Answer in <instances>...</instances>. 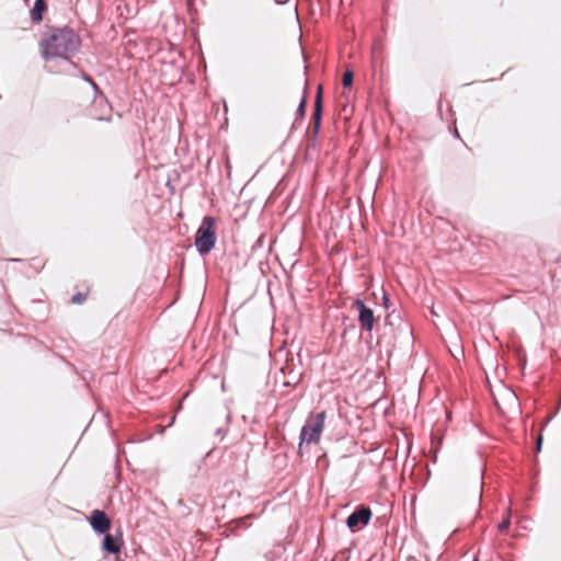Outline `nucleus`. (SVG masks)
Instances as JSON below:
<instances>
[{"label":"nucleus","mask_w":561,"mask_h":561,"mask_svg":"<svg viewBox=\"0 0 561 561\" xmlns=\"http://www.w3.org/2000/svg\"><path fill=\"white\" fill-rule=\"evenodd\" d=\"M358 312V323L362 331L371 332L375 327L376 317L374 310L360 298H356L352 305Z\"/></svg>","instance_id":"6"},{"label":"nucleus","mask_w":561,"mask_h":561,"mask_svg":"<svg viewBox=\"0 0 561 561\" xmlns=\"http://www.w3.org/2000/svg\"><path fill=\"white\" fill-rule=\"evenodd\" d=\"M217 241L216 219L213 216H205L195 233L194 245L199 255L210 253Z\"/></svg>","instance_id":"2"},{"label":"nucleus","mask_w":561,"mask_h":561,"mask_svg":"<svg viewBox=\"0 0 561 561\" xmlns=\"http://www.w3.org/2000/svg\"><path fill=\"white\" fill-rule=\"evenodd\" d=\"M47 11L46 0H35L33 8L30 11L31 21L34 24H39L43 21L44 13Z\"/></svg>","instance_id":"10"},{"label":"nucleus","mask_w":561,"mask_h":561,"mask_svg":"<svg viewBox=\"0 0 561 561\" xmlns=\"http://www.w3.org/2000/svg\"><path fill=\"white\" fill-rule=\"evenodd\" d=\"M323 94H322V87H318V91L316 94L314 105H313V113H312V135L314 139L318 138V135L321 129V122H322V114H323Z\"/></svg>","instance_id":"8"},{"label":"nucleus","mask_w":561,"mask_h":561,"mask_svg":"<svg viewBox=\"0 0 561 561\" xmlns=\"http://www.w3.org/2000/svg\"><path fill=\"white\" fill-rule=\"evenodd\" d=\"M353 82H354V73L352 70L347 69L345 70V72L343 73V77H342V84L344 88H351L353 85Z\"/></svg>","instance_id":"13"},{"label":"nucleus","mask_w":561,"mask_h":561,"mask_svg":"<svg viewBox=\"0 0 561 561\" xmlns=\"http://www.w3.org/2000/svg\"><path fill=\"white\" fill-rule=\"evenodd\" d=\"M46 68H47V70H48L49 72H55V70H53L49 66H48V67H46Z\"/></svg>","instance_id":"22"},{"label":"nucleus","mask_w":561,"mask_h":561,"mask_svg":"<svg viewBox=\"0 0 561 561\" xmlns=\"http://www.w3.org/2000/svg\"><path fill=\"white\" fill-rule=\"evenodd\" d=\"M224 433H226V431H225L222 427H218V428L215 431V435H216V436H220V435H222Z\"/></svg>","instance_id":"17"},{"label":"nucleus","mask_w":561,"mask_h":561,"mask_svg":"<svg viewBox=\"0 0 561 561\" xmlns=\"http://www.w3.org/2000/svg\"><path fill=\"white\" fill-rule=\"evenodd\" d=\"M541 444H542V436L540 435L537 440V451H539L541 449Z\"/></svg>","instance_id":"18"},{"label":"nucleus","mask_w":561,"mask_h":561,"mask_svg":"<svg viewBox=\"0 0 561 561\" xmlns=\"http://www.w3.org/2000/svg\"><path fill=\"white\" fill-rule=\"evenodd\" d=\"M102 550L110 554H118L124 545L122 531L118 529L116 535L110 534L108 531L102 534Z\"/></svg>","instance_id":"9"},{"label":"nucleus","mask_w":561,"mask_h":561,"mask_svg":"<svg viewBox=\"0 0 561 561\" xmlns=\"http://www.w3.org/2000/svg\"><path fill=\"white\" fill-rule=\"evenodd\" d=\"M371 510L365 505H358L346 518L347 528L355 533L367 526L371 519Z\"/></svg>","instance_id":"5"},{"label":"nucleus","mask_w":561,"mask_h":561,"mask_svg":"<svg viewBox=\"0 0 561 561\" xmlns=\"http://www.w3.org/2000/svg\"><path fill=\"white\" fill-rule=\"evenodd\" d=\"M288 2V0H275L276 5H285Z\"/></svg>","instance_id":"19"},{"label":"nucleus","mask_w":561,"mask_h":561,"mask_svg":"<svg viewBox=\"0 0 561 561\" xmlns=\"http://www.w3.org/2000/svg\"><path fill=\"white\" fill-rule=\"evenodd\" d=\"M79 77L84 82H87V84L91 85V88L93 89V92H94L95 100H98V98H100L102 101H104L108 105L104 93L102 92V90L99 88V85L95 83V81L89 75H87L83 70H79Z\"/></svg>","instance_id":"11"},{"label":"nucleus","mask_w":561,"mask_h":561,"mask_svg":"<svg viewBox=\"0 0 561 561\" xmlns=\"http://www.w3.org/2000/svg\"><path fill=\"white\" fill-rule=\"evenodd\" d=\"M306 110H307V87H305L304 95L298 104L297 110H296V118H295L294 124L291 125L290 131L294 130L296 123L298 121H301L305 117Z\"/></svg>","instance_id":"12"},{"label":"nucleus","mask_w":561,"mask_h":561,"mask_svg":"<svg viewBox=\"0 0 561 561\" xmlns=\"http://www.w3.org/2000/svg\"><path fill=\"white\" fill-rule=\"evenodd\" d=\"M455 136H456L457 138H459V137H460V136H459V133H458L457 130L455 131Z\"/></svg>","instance_id":"23"},{"label":"nucleus","mask_w":561,"mask_h":561,"mask_svg":"<svg viewBox=\"0 0 561 561\" xmlns=\"http://www.w3.org/2000/svg\"><path fill=\"white\" fill-rule=\"evenodd\" d=\"M89 524L98 535L105 534L111 529V519L104 511L93 510L89 517Z\"/></svg>","instance_id":"7"},{"label":"nucleus","mask_w":561,"mask_h":561,"mask_svg":"<svg viewBox=\"0 0 561 561\" xmlns=\"http://www.w3.org/2000/svg\"><path fill=\"white\" fill-rule=\"evenodd\" d=\"M385 325L391 328L393 339L396 341L400 339L410 340L412 337L411 325L404 321L401 317V313L396 310H391L387 313L385 317Z\"/></svg>","instance_id":"4"},{"label":"nucleus","mask_w":561,"mask_h":561,"mask_svg":"<svg viewBox=\"0 0 561 561\" xmlns=\"http://www.w3.org/2000/svg\"><path fill=\"white\" fill-rule=\"evenodd\" d=\"M310 146H311L312 148H316V146H317V139H314V137H313V136H312V140H311V142H310Z\"/></svg>","instance_id":"20"},{"label":"nucleus","mask_w":561,"mask_h":561,"mask_svg":"<svg viewBox=\"0 0 561 561\" xmlns=\"http://www.w3.org/2000/svg\"><path fill=\"white\" fill-rule=\"evenodd\" d=\"M81 48V38L69 26L50 27L44 33L39 42L41 56L45 61L60 60L66 67L61 70L67 72L69 68L77 69L78 66L71 60Z\"/></svg>","instance_id":"1"},{"label":"nucleus","mask_w":561,"mask_h":561,"mask_svg":"<svg viewBox=\"0 0 561 561\" xmlns=\"http://www.w3.org/2000/svg\"><path fill=\"white\" fill-rule=\"evenodd\" d=\"M382 306L388 310L390 309L391 307V300L389 298V295L387 293L383 291V295H382Z\"/></svg>","instance_id":"16"},{"label":"nucleus","mask_w":561,"mask_h":561,"mask_svg":"<svg viewBox=\"0 0 561 561\" xmlns=\"http://www.w3.org/2000/svg\"><path fill=\"white\" fill-rule=\"evenodd\" d=\"M472 561H479V559L476 557V558H473V560H472Z\"/></svg>","instance_id":"25"},{"label":"nucleus","mask_w":561,"mask_h":561,"mask_svg":"<svg viewBox=\"0 0 561 561\" xmlns=\"http://www.w3.org/2000/svg\"><path fill=\"white\" fill-rule=\"evenodd\" d=\"M327 412L321 411L316 414L313 419H308L300 430L299 434V447L301 448L302 443L317 444L320 440L321 433L323 431Z\"/></svg>","instance_id":"3"},{"label":"nucleus","mask_w":561,"mask_h":561,"mask_svg":"<svg viewBox=\"0 0 561 561\" xmlns=\"http://www.w3.org/2000/svg\"><path fill=\"white\" fill-rule=\"evenodd\" d=\"M348 320V317L347 316H343V323H345V321Z\"/></svg>","instance_id":"21"},{"label":"nucleus","mask_w":561,"mask_h":561,"mask_svg":"<svg viewBox=\"0 0 561 561\" xmlns=\"http://www.w3.org/2000/svg\"><path fill=\"white\" fill-rule=\"evenodd\" d=\"M511 525V511H507V516L499 524L497 528L500 531H506Z\"/></svg>","instance_id":"14"},{"label":"nucleus","mask_w":561,"mask_h":561,"mask_svg":"<svg viewBox=\"0 0 561 561\" xmlns=\"http://www.w3.org/2000/svg\"><path fill=\"white\" fill-rule=\"evenodd\" d=\"M85 298H87L85 294L77 293L71 297V302L75 305H80L85 300Z\"/></svg>","instance_id":"15"},{"label":"nucleus","mask_w":561,"mask_h":561,"mask_svg":"<svg viewBox=\"0 0 561 561\" xmlns=\"http://www.w3.org/2000/svg\"><path fill=\"white\" fill-rule=\"evenodd\" d=\"M230 413L227 414V421L229 422L230 421Z\"/></svg>","instance_id":"24"}]
</instances>
